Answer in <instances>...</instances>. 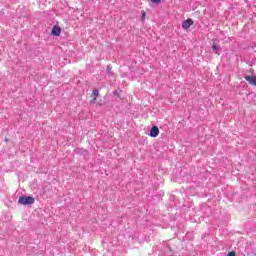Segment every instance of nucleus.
<instances>
[{"mask_svg":"<svg viewBox=\"0 0 256 256\" xmlns=\"http://www.w3.org/2000/svg\"><path fill=\"white\" fill-rule=\"evenodd\" d=\"M18 203L20 205H33V203H35V198L32 196H21L18 199Z\"/></svg>","mask_w":256,"mask_h":256,"instance_id":"obj_1","label":"nucleus"},{"mask_svg":"<svg viewBox=\"0 0 256 256\" xmlns=\"http://www.w3.org/2000/svg\"><path fill=\"white\" fill-rule=\"evenodd\" d=\"M245 81H247L250 85L256 87V76L247 75L245 76Z\"/></svg>","mask_w":256,"mask_h":256,"instance_id":"obj_2","label":"nucleus"},{"mask_svg":"<svg viewBox=\"0 0 256 256\" xmlns=\"http://www.w3.org/2000/svg\"><path fill=\"white\" fill-rule=\"evenodd\" d=\"M193 19H191V18H188L187 20H184L183 22H182V27L184 28V29H189V27H191V25H193Z\"/></svg>","mask_w":256,"mask_h":256,"instance_id":"obj_3","label":"nucleus"},{"mask_svg":"<svg viewBox=\"0 0 256 256\" xmlns=\"http://www.w3.org/2000/svg\"><path fill=\"white\" fill-rule=\"evenodd\" d=\"M52 35H54L55 37H59L61 35V27L58 25L53 26Z\"/></svg>","mask_w":256,"mask_h":256,"instance_id":"obj_4","label":"nucleus"},{"mask_svg":"<svg viewBox=\"0 0 256 256\" xmlns=\"http://www.w3.org/2000/svg\"><path fill=\"white\" fill-rule=\"evenodd\" d=\"M91 103H95L97 101V98L99 97V90L94 89L91 94Z\"/></svg>","mask_w":256,"mask_h":256,"instance_id":"obj_5","label":"nucleus"},{"mask_svg":"<svg viewBox=\"0 0 256 256\" xmlns=\"http://www.w3.org/2000/svg\"><path fill=\"white\" fill-rule=\"evenodd\" d=\"M159 135V127L153 126L150 130V137H157Z\"/></svg>","mask_w":256,"mask_h":256,"instance_id":"obj_6","label":"nucleus"},{"mask_svg":"<svg viewBox=\"0 0 256 256\" xmlns=\"http://www.w3.org/2000/svg\"><path fill=\"white\" fill-rule=\"evenodd\" d=\"M212 51H214V53H215L216 55H219V51H221V47H219V46L216 45V44H213V45H212Z\"/></svg>","mask_w":256,"mask_h":256,"instance_id":"obj_7","label":"nucleus"},{"mask_svg":"<svg viewBox=\"0 0 256 256\" xmlns=\"http://www.w3.org/2000/svg\"><path fill=\"white\" fill-rule=\"evenodd\" d=\"M151 3H155L156 5H159L163 0H150Z\"/></svg>","mask_w":256,"mask_h":256,"instance_id":"obj_8","label":"nucleus"},{"mask_svg":"<svg viewBox=\"0 0 256 256\" xmlns=\"http://www.w3.org/2000/svg\"><path fill=\"white\" fill-rule=\"evenodd\" d=\"M235 255H236L235 251H231L228 253V256H235Z\"/></svg>","mask_w":256,"mask_h":256,"instance_id":"obj_9","label":"nucleus"},{"mask_svg":"<svg viewBox=\"0 0 256 256\" xmlns=\"http://www.w3.org/2000/svg\"><path fill=\"white\" fill-rule=\"evenodd\" d=\"M5 142H6V143H9V138H5Z\"/></svg>","mask_w":256,"mask_h":256,"instance_id":"obj_10","label":"nucleus"},{"mask_svg":"<svg viewBox=\"0 0 256 256\" xmlns=\"http://www.w3.org/2000/svg\"><path fill=\"white\" fill-rule=\"evenodd\" d=\"M142 17H145V12H143Z\"/></svg>","mask_w":256,"mask_h":256,"instance_id":"obj_11","label":"nucleus"}]
</instances>
